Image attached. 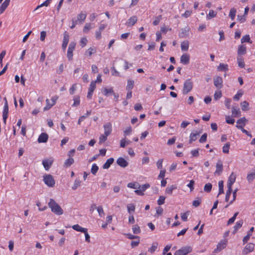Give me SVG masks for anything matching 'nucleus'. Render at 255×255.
I'll list each match as a JSON object with an SVG mask.
<instances>
[{
	"label": "nucleus",
	"instance_id": "nucleus-1",
	"mask_svg": "<svg viewBox=\"0 0 255 255\" xmlns=\"http://www.w3.org/2000/svg\"><path fill=\"white\" fill-rule=\"evenodd\" d=\"M48 206L51 211L55 214L57 215L63 214V211L62 209L53 199H50Z\"/></svg>",
	"mask_w": 255,
	"mask_h": 255
},
{
	"label": "nucleus",
	"instance_id": "nucleus-2",
	"mask_svg": "<svg viewBox=\"0 0 255 255\" xmlns=\"http://www.w3.org/2000/svg\"><path fill=\"white\" fill-rule=\"evenodd\" d=\"M43 180L44 183L49 187L54 186L55 181L54 177L50 174H45L43 175Z\"/></svg>",
	"mask_w": 255,
	"mask_h": 255
},
{
	"label": "nucleus",
	"instance_id": "nucleus-3",
	"mask_svg": "<svg viewBox=\"0 0 255 255\" xmlns=\"http://www.w3.org/2000/svg\"><path fill=\"white\" fill-rule=\"evenodd\" d=\"M193 88V83L190 79L185 81L183 85V93L187 94L190 92Z\"/></svg>",
	"mask_w": 255,
	"mask_h": 255
},
{
	"label": "nucleus",
	"instance_id": "nucleus-4",
	"mask_svg": "<svg viewBox=\"0 0 255 255\" xmlns=\"http://www.w3.org/2000/svg\"><path fill=\"white\" fill-rule=\"evenodd\" d=\"M58 98L57 97H53L51 99H46V106L44 108V111H47L50 109L53 106H54Z\"/></svg>",
	"mask_w": 255,
	"mask_h": 255
},
{
	"label": "nucleus",
	"instance_id": "nucleus-5",
	"mask_svg": "<svg viewBox=\"0 0 255 255\" xmlns=\"http://www.w3.org/2000/svg\"><path fill=\"white\" fill-rule=\"evenodd\" d=\"M76 47V43L74 42H71L68 48L67 56L69 60H71L72 59L73 56V51Z\"/></svg>",
	"mask_w": 255,
	"mask_h": 255
},
{
	"label": "nucleus",
	"instance_id": "nucleus-6",
	"mask_svg": "<svg viewBox=\"0 0 255 255\" xmlns=\"http://www.w3.org/2000/svg\"><path fill=\"white\" fill-rule=\"evenodd\" d=\"M192 252L190 247H185L177 251L174 255H186Z\"/></svg>",
	"mask_w": 255,
	"mask_h": 255
},
{
	"label": "nucleus",
	"instance_id": "nucleus-7",
	"mask_svg": "<svg viewBox=\"0 0 255 255\" xmlns=\"http://www.w3.org/2000/svg\"><path fill=\"white\" fill-rule=\"evenodd\" d=\"M150 187V185L149 184H145L142 185H139L137 187V188H138L137 190H135L134 192L138 195H143L144 193L143 192L148 188Z\"/></svg>",
	"mask_w": 255,
	"mask_h": 255
},
{
	"label": "nucleus",
	"instance_id": "nucleus-8",
	"mask_svg": "<svg viewBox=\"0 0 255 255\" xmlns=\"http://www.w3.org/2000/svg\"><path fill=\"white\" fill-rule=\"evenodd\" d=\"M248 122L247 119L243 117L240 119H239L237 121V125L236 127L240 129H242L243 128L246 126L247 123Z\"/></svg>",
	"mask_w": 255,
	"mask_h": 255
},
{
	"label": "nucleus",
	"instance_id": "nucleus-9",
	"mask_svg": "<svg viewBox=\"0 0 255 255\" xmlns=\"http://www.w3.org/2000/svg\"><path fill=\"white\" fill-rule=\"evenodd\" d=\"M214 86L218 89H221L223 87V79L220 76H216L214 78Z\"/></svg>",
	"mask_w": 255,
	"mask_h": 255
},
{
	"label": "nucleus",
	"instance_id": "nucleus-10",
	"mask_svg": "<svg viewBox=\"0 0 255 255\" xmlns=\"http://www.w3.org/2000/svg\"><path fill=\"white\" fill-rule=\"evenodd\" d=\"M231 192H232V188H230V189L229 188H228V191H227L226 198H225L226 201L227 202H230V203H232L236 199L237 190H235L233 192V198L232 200H230L229 199V197H230V196L231 195Z\"/></svg>",
	"mask_w": 255,
	"mask_h": 255
},
{
	"label": "nucleus",
	"instance_id": "nucleus-11",
	"mask_svg": "<svg viewBox=\"0 0 255 255\" xmlns=\"http://www.w3.org/2000/svg\"><path fill=\"white\" fill-rule=\"evenodd\" d=\"M254 250V244L253 243L248 244L243 249V254L244 255H247L249 253L252 252Z\"/></svg>",
	"mask_w": 255,
	"mask_h": 255
},
{
	"label": "nucleus",
	"instance_id": "nucleus-12",
	"mask_svg": "<svg viewBox=\"0 0 255 255\" xmlns=\"http://www.w3.org/2000/svg\"><path fill=\"white\" fill-rule=\"evenodd\" d=\"M236 179V175L232 172L228 179V184H227V187L228 188H229L230 189V188H232V185L234 184V183L235 182Z\"/></svg>",
	"mask_w": 255,
	"mask_h": 255
},
{
	"label": "nucleus",
	"instance_id": "nucleus-13",
	"mask_svg": "<svg viewBox=\"0 0 255 255\" xmlns=\"http://www.w3.org/2000/svg\"><path fill=\"white\" fill-rule=\"evenodd\" d=\"M104 134L110 135L112 131V125L110 123H106L104 125Z\"/></svg>",
	"mask_w": 255,
	"mask_h": 255
},
{
	"label": "nucleus",
	"instance_id": "nucleus-14",
	"mask_svg": "<svg viewBox=\"0 0 255 255\" xmlns=\"http://www.w3.org/2000/svg\"><path fill=\"white\" fill-rule=\"evenodd\" d=\"M97 51V49L94 47H89L84 53V55L86 57H91L92 55L94 54Z\"/></svg>",
	"mask_w": 255,
	"mask_h": 255
},
{
	"label": "nucleus",
	"instance_id": "nucleus-15",
	"mask_svg": "<svg viewBox=\"0 0 255 255\" xmlns=\"http://www.w3.org/2000/svg\"><path fill=\"white\" fill-rule=\"evenodd\" d=\"M5 104L3 107V114H2V118L4 121V123H5L6 119L7 118V115L8 112V104L6 100L5 99Z\"/></svg>",
	"mask_w": 255,
	"mask_h": 255
},
{
	"label": "nucleus",
	"instance_id": "nucleus-16",
	"mask_svg": "<svg viewBox=\"0 0 255 255\" xmlns=\"http://www.w3.org/2000/svg\"><path fill=\"white\" fill-rule=\"evenodd\" d=\"M69 36L66 32L64 33L63 43L62 45V49L65 50L67 47V44L69 42Z\"/></svg>",
	"mask_w": 255,
	"mask_h": 255
},
{
	"label": "nucleus",
	"instance_id": "nucleus-17",
	"mask_svg": "<svg viewBox=\"0 0 255 255\" xmlns=\"http://www.w3.org/2000/svg\"><path fill=\"white\" fill-rule=\"evenodd\" d=\"M201 133V131H194L191 133L190 135V139H189V142L191 143L193 141H195L197 138V136L199 135V134Z\"/></svg>",
	"mask_w": 255,
	"mask_h": 255
},
{
	"label": "nucleus",
	"instance_id": "nucleus-18",
	"mask_svg": "<svg viewBox=\"0 0 255 255\" xmlns=\"http://www.w3.org/2000/svg\"><path fill=\"white\" fill-rule=\"evenodd\" d=\"M227 245V241H221L217 246L216 249H215V251L216 252H220L223 249H225Z\"/></svg>",
	"mask_w": 255,
	"mask_h": 255
},
{
	"label": "nucleus",
	"instance_id": "nucleus-19",
	"mask_svg": "<svg viewBox=\"0 0 255 255\" xmlns=\"http://www.w3.org/2000/svg\"><path fill=\"white\" fill-rule=\"evenodd\" d=\"M53 163L52 159H44L42 161V164L46 170H48Z\"/></svg>",
	"mask_w": 255,
	"mask_h": 255
},
{
	"label": "nucleus",
	"instance_id": "nucleus-20",
	"mask_svg": "<svg viewBox=\"0 0 255 255\" xmlns=\"http://www.w3.org/2000/svg\"><path fill=\"white\" fill-rule=\"evenodd\" d=\"M190 56L187 54H183L180 58V62L183 64H187L189 62Z\"/></svg>",
	"mask_w": 255,
	"mask_h": 255
},
{
	"label": "nucleus",
	"instance_id": "nucleus-21",
	"mask_svg": "<svg viewBox=\"0 0 255 255\" xmlns=\"http://www.w3.org/2000/svg\"><path fill=\"white\" fill-rule=\"evenodd\" d=\"M223 164L221 161H218L216 166V171L215 172V174L220 175L222 171H223Z\"/></svg>",
	"mask_w": 255,
	"mask_h": 255
},
{
	"label": "nucleus",
	"instance_id": "nucleus-22",
	"mask_svg": "<svg viewBox=\"0 0 255 255\" xmlns=\"http://www.w3.org/2000/svg\"><path fill=\"white\" fill-rule=\"evenodd\" d=\"M117 164L122 167H126L128 164V162L122 157H120L117 160Z\"/></svg>",
	"mask_w": 255,
	"mask_h": 255
},
{
	"label": "nucleus",
	"instance_id": "nucleus-23",
	"mask_svg": "<svg viewBox=\"0 0 255 255\" xmlns=\"http://www.w3.org/2000/svg\"><path fill=\"white\" fill-rule=\"evenodd\" d=\"M10 0H4L0 7V14H2L8 6Z\"/></svg>",
	"mask_w": 255,
	"mask_h": 255
},
{
	"label": "nucleus",
	"instance_id": "nucleus-24",
	"mask_svg": "<svg viewBox=\"0 0 255 255\" xmlns=\"http://www.w3.org/2000/svg\"><path fill=\"white\" fill-rule=\"evenodd\" d=\"M48 139V135L45 133H42L38 138L39 143L46 142Z\"/></svg>",
	"mask_w": 255,
	"mask_h": 255
},
{
	"label": "nucleus",
	"instance_id": "nucleus-25",
	"mask_svg": "<svg viewBox=\"0 0 255 255\" xmlns=\"http://www.w3.org/2000/svg\"><path fill=\"white\" fill-rule=\"evenodd\" d=\"M247 49L245 45H241L239 46L238 49V55H244L246 53Z\"/></svg>",
	"mask_w": 255,
	"mask_h": 255
},
{
	"label": "nucleus",
	"instance_id": "nucleus-26",
	"mask_svg": "<svg viewBox=\"0 0 255 255\" xmlns=\"http://www.w3.org/2000/svg\"><path fill=\"white\" fill-rule=\"evenodd\" d=\"M177 187L176 185H172L169 187H167L165 189V192L166 194L171 195H172L173 191L174 189H176Z\"/></svg>",
	"mask_w": 255,
	"mask_h": 255
},
{
	"label": "nucleus",
	"instance_id": "nucleus-27",
	"mask_svg": "<svg viewBox=\"0 0 255 255\" xmlns=\"http://www.w3.org/2000/svg\"><path fill=\"white\" fill-rule=\"evenodd\" d=\"M137 20V17L135 16H133L129 18L127 24L128 26H131L136 22Z\"/></svg>",
	"mask_w": 255,
	"mask_h": 255
},
{
	"label": "nucleus",
	"instance_id": "nucleus-28",
	"mask_svg": "<svg viewBox=\"0 0 255 255\" xmlns=\"http://www.w3.org/2000/svg\"><path fill=\"white\" fill-rule=\"evenodd\" d=\"M189 43L188 41H184L181 44V49L183 51H187L189 49Z\"/></svg>",
	"mask_w": 255,
	"mask_h": 255
},
{
	"label": "nucleus",
	"instance_id": "nucleus-29",
	"mask_svg": "<svg viewBox=\"0 0 255 255\" xmlns=\"http://www.w3.org/2000/svg\"><path fill=\"white\" fill-rule=\"evenodd\" d=\"M230 143L227 142L225 143L222 147V151L225 154H228L230 152Z\"/></svg>",
	"mask_w": 255,
	"mask_h": 255
},
{
	"label": "nucleus",
	"instance_id": "nucleus-30",
	"mask_svg": "<svg viewBox=\"0 0 255 255\" xmlns=\"http://www.w3.org/2000/svg\"><path fill=\"white\" fill-rule=\"evenodd\" d=\"M46 203L45 202H37L36 205L39 207V211H44L45 210L47 207L46 205Z\"/></svg>",
	"mask_w": 255,
	"mask_h": 255
},
{
	"label": "nucleus",
	"instance_id": "nucleus-31",
	"mask_svg": "<svg viewBox=\"0 0 255 255\" xmlns=\"http://www.w3.org/2000/svg\"><path fill=\"white\" fill-rule=\"evenodd\" d=\"M88 42V40L86 37H82L81 38L79 41V45L81 46V48H84L87 45Z\"/></svg>",
	"mask_w": 255,
	"mask_h": 255
},
{
	"label": "nucleus",
	"instance_id": "nucleus-32",
	"mask_svg": "<svg viewBox=\"0 0 255 255\" xmlns=\"http://www.w3.org/2000/svg\"><path fill=\"white\" fill-rule=\"evenodd\" d=\"M74 162V160L72 157H69L67 159L65 160L64 163V166L65 167H68L71 165H72Z\"/></svg>",
	"mask_w": 255,
	"mask_h": 255
},
{
	"label": "nucleus",
	"instance_id": "nucleus-33",
	"mask_svg": "<svg viewBox=\"0 0 255 255\" xmlns=\"http://www.w3.org/2000/svg\"><path fill=\"white\" fill-rule=\"evenodd\" d=\"M114 160L113 158H110L108 159L106 163L103 165V168L104 169H108L111 165L113 163Z\"/></svg>",
	"mask_w": 255,
	"mask_h": 255
},
{
	"label": "nucleus",
	"instance_id": "nucleus-34",
	"mask_svg": "<svg viewBox=\"0 0 255 255\" xmlns=\"http://www.w3.org/2000/svg\"><path fill=\"white\" fill-rule=\"evenodd\" d=\"M72 228L77 231L80 232H86V228H84L80 226L79 225H74L72 226Z\"/></svg>",
	"mask_w": 255,
	"mask_h": 255
},
{
	"label": "nucleus",
	"instance_id": "nucleus-35",
	"mask_svg": "<svg viewBox=\"0 0 255 255\" xmlns=\"http://www.w3.org/2000/svg\"><path fill=\"white\" fill-rule=\"evenodd\" d=\"M134 81L131 79H129L128 81L127 85L126 87L127 90L131 91L134 86Z\"/></svg>",
	"mask_w": 255,
	"mask_h": 255
},
{
	"label": "nucleus",
	"instance_id": "nucleus-36",
	"mask_svg": "<svg viewBox=\"0 0 255 255\" xmlns=\"http://www.w3.org/2000/svg\"><path fill=\"white\" fill-rule=\"evenodd\" d=\"M86 14L84 13H80L77 15V20L79 22H83L86 19Z\"/></svg>",
	"mask_w": 255,
	"mask_h": 255
},
{
	"label": "nucleus",
	"instance_id": "nucleus-37",
	"mask_svg": "<svg viewBox=\"0 0 255 255\" xmlns=\"http://www.w3.org/2000/svg\"><path fill=\"white\" fill-rule=\"evenodd\" d=\"M228 69V66L227 64L220 63L219 66L217 67V70L219 71H226Z\"/></svg>",
	"mask_w": 255,
	"mask_h": 255
},
{
	"label": "nucleus",
	"instance_id": "nucleus-38",
	"mask_svg": "<svg viewBox=\"0 0 255 255\" xmlns=\"http://www.w3.org/2000/svg\"><path fill=\"white\" fill-rule=\"evenodd\" d=\"M232 115L235 117H238L241 116V112L239 108L233 107L232 108Z\"/></svg>",
	"mask_w": 255,
	"mask_h": 255
},
{
	"label": "nucleus",
	"instance_id": "nucleus-39",
	"mask_svg": "<svg viewBox=\"0 0 255 255\" xmlns=\"http://www.w3.org/2000/svg\"><path fill=\"white\" fill-rule=\"evenodd\" d=\"M242 110L244 111H248L249 110V104L246 101H244L241 104Z\"/></svg>",
	"mask_w": 255,
	"mask_h": 255
},
{
	"label": "nucleus",
	"instance_id": "nucleus-40",
	"mask_svg": "<svg viewBox=\"0 0 255 255\" xmlns=\"http://www.w3.org/2000/svg\"><path fill=\"white\" fill-rule=\"evenodd\" d=\"M255 170L254 171H253V172L248 174L247 176V179L249 182H251L254 180V179H255Z\"/></svg>",
	"mask_w": 255,
	"mask_h": 255
},
{
	"label": "nucleus",
	"instance_id": "nucleus-41",
	"mask_svg": "<svg viewBox=\"0 0 255 255\" xmlns=\"http://www.w3.org/2000/svg\"><path fill=\"white\" fill-rule=\"evenodd\" d=\"M216 15H217V12H216L213 10H210L209 12V13L207 15L206 18L208 19H210L212 18L216 17Z\"/></svg>",
	"mask_w": 255,
	"mask_h": 255
},
{
	"label": "nucleus",
	"instance_id": "nucleus-42",
	"mask_svg": "<svg viewBox=\"0 0 255 255\" xmlns=\"http://www.w3.org/2000/svg\"><path fill=\"white\" fill-rule=\"evenodd\" d=\"M135 206L132 204H128L127 206V210L129 214L133 213L135 211Z\"/></svg>",
	"mask_w": 255,
	"mask_h": 255
},
{
	"label": "nucleus",
	"instance_id": "nucleus-43",
	"mask_svg": "<svg viewBox=\"0 0 255 255\" xmlns=\"http://www.w3.org/2000/svg\"><path fill=\"white\" fill-rule=\"evenodd\" d=\"M219 185V194H223L224 193V182L223 181H220L218 183Z\"/></svg>",
	"mask_w": 255,
	"mask_h": 255
},
{
	"label": "nucleus",
	"instance_id": "nucleus-44",
	"mask_svg": "<svg viewBox=\"0 0 255 255\" xmlns=\"http://www.w3.org/2000/svg\"><path fill=\"white\" fill-rule=\"evenodd\" d=\"M222 96V92L220 90L216 91L214 94V98L215 100H218Z\"/></svg>",
	"mask_w": 255,
	"mask_h": 255
},
{
	"label": "nucleus",
	"instance_id": "nucleus-45",
	"mask_svg": "<svg viewBox=\"0 0 255 255\" xmlns=\"http://www.w3.org/2000/svg\"><path fill=\"white\" fill-rule=\"evenodd\" d=\"M108 135H107L106 134H101L99 137V143L101 144L103 142H104L107 139V137L108 136Z\"/></svg>",
	"mask_w": 255,
	"mask_h": 255
},
{
	"label": "nucleus",
	"instance_id": "nucleus-46",
	"mask_svg": "<svg viewBox=\"0 0 255 255\" xmlns=\"http://www.w3.org/2000/svg\"><path fill=\"white\" fill-rule=\"evenodd\" d=\"M92 28V25L91 23H86L83 28V32L86 33H88Z\"/></svg>",
	"mask_w": 255,
	"mask_h": 255
},
{
	"label": "nucleus",
	"instance_id": "nucleus-47",
	"mask_svg": "<svg viewBox=\"0 0 255 255\" xmlns=\"http://www.w3.org/2000/svg\"><path fill=\"white\" fill-rule=\"evenodd\" d=\"M244 92L242 90H239L238 91L236 95H235L234 97V99L236 101H238L240 98L243 95Z\"/></svg>",
	"mask_w": 255,
	"mask_h": 255
},
{
	"label": "nucleus",
	"instance_id": "nucleus-48",
	"mask_svg": "<svg viewBox=\"0 0 255 255\" xmlns=\"http://www.w3.org/2000/svg\"><path fill=\"white\" fill-rule=\"evenodd\" d=\"M238 66L241 68H244L245 64L242 58L239 57L237 59Z\"/></svg>",
	"mask_w": 255,
	"mask_h": 255
},
{
	"label": "nucleus",
	"instance_id": "nucleus-49",
	"mask_svg": "<svg viewBox=\"0 0 255 255\" xmlns=\"http://www.w3.org/2000/svg\"><path fill=\"white\" fill-rule=\"evenodd\" d=\"M74 103L73 104V106L76 107L78 106L80 103V99L79 96H75L73 99Z\"/></svg>",
	"mask_w": 255,
	"mask_h": 255
},
{
	"label": "nucleus",
	"instance_id": "nucleus-50",
	"mask_svg": "<svg viewBox=\"0 0 255 255\" xmlns=\"http://www.w3.org/2000/svg\"><path fill=\"white\" fill-rule=\"evenodd\" d=\"M241 42L242 43H245V42L252 43V42L250 41V37L249 35L247 34V35L244 36L241 39Z\"/></svg>",
	"mask_w": 255,
	"mask_h": 255
},
{
	"label": "nucleus",
	"instance_id": "nucleus-51",
	"mask_svg": "<svg viewBox=\"0 0 255 255\" xmlns=\"http://www.w3.org/2000/svg\"><path fill=\"white\" fill-rule=\"evenodd\" d=\"M99 169L98 166L96 164H93L91 169V173L95 175Z\"/></svg>",
	"mask_w": 255,
	"mask_h": 255
},
{
	"label": "nucleus",
	"instance_id": "nucleus-52",
	"mask_svg": "<svg viewBox=\"0 0 255 255\" xmlns=\"http://www.w3.org/2000/svg\"><path fill=\"white\" fill-rule=\"evenodd\" d=\"M81 185V181L79 179H76L74 181V184L72 186V189L73 190L76 189L78 187H79Z\"/></svg>",
	"mask_w": 255,
	"mask_h": 255
},
{
	"label": "nucleus",
	"instance_id": "nucleus-53",
	"mask_svg": "<svg viewBox=\"0 0 255 255\" xmlns=\"http://www.w3.org/2000/svg\"><path fill=\"white\" fill-rule=\"evenodd\" d=\"M157 246H158L157 243L153 244L152 245L151 247L148 249V251L151 253H153L157 249Z\"/></svg>",
	"mask_w": 255,
	"mask_h": 255
},
{
	"label": "nucleus",
	"instance_id": "nucleus-54",
	"mask_svg": "<svg viewBox=\"0 0 255 255\" xmlns=\"http://www.w3.org/2000/svg\"><path fill=\"white\" fill-rule=\"evenodd\" d=\"M212 188V185L211 183H207L206 184L204 188V191L206 192H209L211 191Z\"/></svg>",
	"mask_w": 255,
	"mask_h": 255
},
{
	"label": "nucleus",
	"instance_id": "nucleus-55",
	"mask_svg": "<svg viewBox=\"0 0 255 255\" xmlns=\"http://www.w3.org/2000/svg\"><path fill=\"white\" fill-rule=\"evenodd\" d=\"M132 230L134 234H139L140 232V228L137 225L133 226Z\"/></svg>",
	"mask_w": 255,
	"mask_h": 255
},
{
	"label": "nucleus",
	"instance_id": "nucleus-56",
	"mask_svg": "<svg viewBox=\"0 0 255 255\" xmlns=\"http://www.w3.org/2000/svg\"><path fill=\"white\" fill-rule=\"evenodd\" d=\"M104 95L105 96H108L109 94H113V90L112 88L106 89L104 88Z\"/></svg>",
	"mask_w": 255,
	"mask_h": 255
},
{
	"label": "nucleus",
	"instance_id": "nucleus-57",
	"mask_svg": "<svg viewBox=\"0 0 255 255\" xmlns=\"http://www.w3.org/2000/svg\"><path fill=\"white\" fill-rule=\"evenodd\" d=\"M236 13V10L233 8L230 10L229 16L231 17L232 20H233L235 17Z\"/></svg>",
	"mask_w": 255,
	"mask_h": 255
},
{
	"label": "nucleus",
	"instance_id": "nucleus-58",
	"mask_svg": "<svg viewBox=\"0 0 255 255\" xmlns=\"http://www.w3.org/2000/svg\"><path fill=\"white\" fill-rule=\"evenodd\" d=\"M132 132V128L131 127H128L124 131L125 136L130 134Z\"/></svg>",
	"mask_w": 255,
	"mask_h": 255
},
{
	"label": "nucleus",
	"instance_id": "nucleus-59",
	"mask_svg": "<svg viewBox=\"0 0 255 255\" xmlns=\"http://www.w3.org/2000/svg\"><path fill=\"white\" fill-rule=\"evenodd\" d=\"M165 200V197L163 196H160L158 200H157V204L159 205H162L164 203Z\"/></svg>",
	"mask_w": 255,
	"mask_h": 255
},
{
	"label": "nucleus",
	"instance_id": "nucleus-60",
	"mask_svg": "<svg viewBox=\"0 0 255 255\" xmlns=\"http://www.w3.org/2000/svg\"><path fill=\"white\" fill-rule=\"evenodd\" d=\"M138 185L139 184L136 182H131L128 184V187L130 188L136 189Z\"/></svg>",
	"mask_w": 255,
	"mask_h": 255
},
{
	"label": "nucleus",
	"instance_id": "nucleus-61",
	"mask_svg": "<svg viewBox=\"0 0 255 255\" xmlns=\"http://www.w3.org/2000/svg\"><path fill=\"white\" fill-rule=\"evenodd\" d=\"M163 159H160L158 160L156 162V166L159 169H162L163 166H162V163H163Z\"/></svg>",
	"mask_w": 255,
	"mask_h": 255
},
{
	"label": "nucleus",
	"instance_id": "nucleus-62",
	"mask_svg": "<svg viewBox=\"0 0 255 255\" xmlns=\"http://www.w3.org/2000/svg\"><path fill=\"white\" fill-rule=\"evenodd\" d=\"M166 171L164 169L161 170L158 176L159 179H164Z\"/></svg>",
	"mask_w": 255,
	"mask_h": 255
},
{
	"label": "nucleus",
	"instance_id": "nucleus-63",
	"mask_svg": "<svg viewBox=\"0 0 255 255\" xmlns=\"http://www.w3.org/2000/svg\"><path fill=\"white\" fill-rule=\"evenodd\" d=\"M226 121L227 123L229 124H234L235 123V120L230 118L229 116H227L226 117Z\"/></svg>",
	"mask_w": 255,
	"mask_h": 255
},
{
	"label": "nucleus",
	"instance_id": "nucleus-64",
	"mask_svg": "<svg viewBox=\"0 0 255 255\" xmlns=\"http://www.w3.org/2000/svg\"><path fill=\"white\" fill-rule=\"evenodd\" d=\"M97 211L100 215L102 217L104 215V212L103 208L101 206H99L97 208Z\"/></svg>",
	"mask_w": 255,
	"mask_h": 255
}]
</instances>
